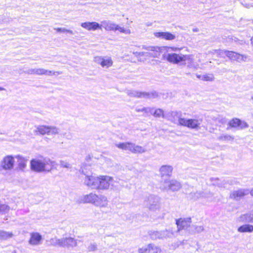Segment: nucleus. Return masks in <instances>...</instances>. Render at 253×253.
Instances as JSON below:
<instances>
[{
  "mask_svg": "<svg viewBox=\"0 0 253 253\" xmlns=\"http://www.w3.org/2000/svg\"><path fill=\"white\" fill-rule=\"evenodd\" d=\"M82 173L84 175V183L87 186L92 189L103 190L109 188L110 184L113 181L112 177L108 175H100L94 176L86 175L82 171Z\"/></svg>",
  "mask_w": 253,
  "mask_h": 253,
  "instance_id": "obj_1",
  "label": "nucleus"
},
{
  "mask_svg": "<svg viewBox=\"0 0 253 253\" xmlns=\"http://www.w3.org/2000/svg\"><path fill=\"white\" fill-rule=\"evenodd\" d=\"M31 168L36 172H49L55 165L54 161H51L49 158L35 159L31 161Z\"/></svg>",
  "mask_w": 253,
  "mask_h": 253,
  "instance_id": "obj_2",
  "label": "nucleus"
},
{
  "mask_svg": "<svg viewBox=\"0 0 253 253\" xmlns=\"http://www.w3.org/2000/svg\"><path fill=\"white\" fill-rule=\"evenodd\" d=\"M146 207L151 211H159L161 208V199L158 196L150 195L144 201Z\"/></svg>",
  "mask_w": 253,
  "mask_h": 253,
  "instance_id": "obj_3",
  "label": "nucleus"
},
{
  "mask_svg": "<svg viewBox=\"0 0 253 253\" xmlns=\"http://www.w3.org/2000/svg\"><path fill=\"white\" fill-rule=\"evenodd\" d=\"M181 187V184L175 179L166 178L160 182V188L163 190L177 191Z\"/></svg>",
  "mask_w": 253,
  "mask_h": 253,
  "instance_id": "obj_4",
  "label": "nucleus"
},
{
  "mask_svg": "<svg viewBox=\"0 0 253 253\" xmlns=\"http://www.w3.org/2000/svg\"><path fill=\"white\" fill-rule=\"evenodd\" d=\"M191 56L190 55L173 53L168 54L166 58L169 62L176 64L185 65L186 60H191Z\"/></svg>",
  "mask_w": 253,
  "mask_h": 253,
  "instance_id": "obj_5",
  "label": "nucleus"
},
{
  "mask_svg": "<svg viewBox=\"0 0 253 253\" xmlns=\"http://www.w3.org/2000/svg\"><path fill=\"white\" fill-rule=\"evenodd\" d=\"M202 122V119H179V125L186 126L189 128L198 130L200 129V126Z\"/></svg>",
  "mask_w": 253,
  "mask_h": 253,
  "instance_id": "obj_6",
  "label": "nucleus"
},
{
  "mask_svg": "<svg viewBox=\"0 0 253 253\" xmlns=\"http://www.w3.org/2000/svg\"><path fill=\"white\" fill-rule=\"evenodd\" d=\"M126 94L130 97L138 98H155L158 96V94L156 91L151 92L139 91L134 90H128Z\"/></svg>",
  "mask_w": 253,
  "mask_h": 253,
  "instance_id": "obj_7",
  "label": "nucleus"
},
{
  "mask_svg": "<svg viewBox=\"0 0 253 253\" xmlns=\"http://www.w3.org/2000/svg\"><path fill=\"white\" fill-rule=\"evenodd\" d=\"M36 132L42 135H54L59 133V128L55 126L40 125L36 126Z\"/></svg>",
  "mask_w": 253,
  "mask_h": 253,
  "instance_id": "obj_8",
  "label": "nucleus"
},
{
  "mask_svg": "<svg viewBox=\"0 0 253 253\" xmlns=\"http://www.w3.org/2000/svg\"><path fill=\"white\" fill-rule=\"evenodd\" d=\"M14 163V158L11 155H7L0 161V169L11 170L13 168Z\"/></svg>",
  "mask_w": 253,
  "mask_h": 253,
  "instance_id": "obj_9",
  "label": "nucleus"
},
{
  "mask_svg": "<svg viewBox=\"0 0 253 253\" xmlns=\"http://www.w3.org/2000/svg\"><path fill=\"white\" fill-rule=\"evenodd\" d=\"M94 61L102 68L106 69L111 67L113 64L112 58L109 56H96L94 58Z\"/></svg>",
  "mask_w": 253,
  "mask_h": 253,
  "instance_id": "obj_10",
  "label": "nucleus"
},
{
  "mask_svg": "<svg viewBox=\"0 0 253 253\" xmlns=\"http://www.w3.org/2000/svg\"><path fill=\"white\" fill-rule=\"evenodd\" d=\"M165 47H160L159 46H147L145 45L142 46V49H145L147 51L148 58H158L161 55L162 52L163 48Z\"/></svg>",
  "mask_w": 253,
  "mask_h": 253,
  "instance_id": "obj_11",
  "label": "nucleus"
},
{
  "mask_svg": "<svg viewBox=\"0 0 253 253\" xmlns=\"http://www.w3.org/2000/svg\"><path fill=\"white\" fill-rule=\"evenodd\" d=\"M212 196V193L210 191H203L202 190L192 192L189 194L190 199L195 201L200 198H211Z\"/></svg>",
  "mask_w": 253,
  "mask_h": 253,
  "instance_id": "obj_12",
  "label": "nucleus"
},
{
  "mask_svg": "<svg viewBox=\"0 0 253 253\" xmlns=\"http://www.w3.org/2000/svg\"><path fill=\"white\" fill-rule=\"evenodd\" d=\"M250 190L248 189H239L233 191L230 194V198L235 201H239L245 196L249 194Z\"/></svg>",
  "mask_w": 253,
  "mask_h": 253,
  "instance_id": "obj_13",
  "label": "nucleus"
},
{
  "mask_svg": "<svg viewBox=\"0 0 253 253\" xmlns=\"http://www.w3.org/2000/svg\"><path fill=\"white\" fill-rule=\"evenodd\" d=\"M172 235L173 232L167 230L161 231H153L150 233V236L153 240L169 238Z\"/></svg>",
  "mask_w": 253,
  "mask_h": 253,
  "instance_id": "obj_14",
  "label": "nucleus"
},
{
  "mask_svg": "<svg viewBox=\"0 0 253 253\" xmlns=\"http://www.w3.org/2000/svg\"><path fill=\"white\" fill-rule=\"evenodd\" d=\"M192 220L190 217L176 219V224L177 226V231L187 229L190 226Z\"/></svg>",
  "mask_w": 253,
  "mask_h": 253,
  "instance_id": "obj_15",
  "label": "nucleus"
},
{
  "mask_svg": "<svg viewBox=\"0 0 253 253\" xmlns=\"http://www.w3.org/2000/svg\"><path fill=\"white\" fill-rule=\"evenodd\" d=\"M77 246L76 239L71 237H65L61 238L60 247L64 248H74Z\"/></svg>",
  "mask_w": 253,
  "mask_h": 253,
  "instance_id": "obj_16",
  "label": "nucleus"
},
{
  "mask_svg": "<svg viewBox=\"0 0 253 253\" xmlns=\"http://www.w3.org/2000/svg\"><path fill=\"white\" fill-rule=\"evenodd\" d=\"M226 56L231 60L238 62L246 61L248 58L246 55L240 54L237 52L228 50L226 52Z\"/></svg>",
  "mask_w": 253,
  "mask_h": 253,
  "instance_id": "obj_17",
  "label": "nucleus"
},
{
  "mask_svg": "<svg viewBox=\"0 0 253 253\" xmlns=\"http://www.w3.org/2000/svg\"><path fill=\"white\" fill-rule=\"evenodd\" d=\"M42 240V236L40 233L38 232H32L30 233V237L28 243L31 246H38L41 244Z\"/></svg>",
  "mask_w": 253,
  "mask_h": 253,
  "instance_id": "obj_18",
  "label": "nucleus"
},
{
  "mask_svg": "<svg viewBox=\"0 0 253 253\" xmlns=\"http://www.w3.org/2000/svg\"><path fill=\"white\" fill-rule=\"evenodd\" d=\"M107 198L103 195H97L94 205L99 208H106L108 206Z\"/></svg>",
  "mask_w": 253,
  "mask_h": 253,
  "instance_id": "obj_19",
  "label": "nucleus"
},
{
  "mask_svg": "<svg viewBox=\"0 0 253 253\" xmlns=\"http://www.w3.org/2000/svg\"><path fill=\"white\" fill-rule=\"evenodd\" d=\"M97 194L91 192L88 194L83 195L80 198V201L83 203L91 204L94 205Z\"/></svg>",
  "mask_w": 253,
  "mask_h": 253,
  "instance_id": "obj_20",
  "label": "nucleus"
},
{
  "mask_svg": "<svg viewBox=\"0 0 253 253\" xmlns=\"http://www.w3.org/2000/svg\"><path fill=\"white\" fill-rule=\"evenodd\" d=\"M81 26L83 28L88 31H95L98 29L101 30V26L95 22H85L82 23Z\"/></svg>",
  "mask_w": 253,
  "mask_h": 253,
  "instance_id": "obj_21",
  "label": "nucleus"
},
{
  "mask_svg": "<svg viewBox=\"0 0 253 253\" xmlns=\"http://www.w3.org/2000/svg\"><path fill=\"white\" fill-rule=\"evenodd\" d=\"M172 170H173V168L171 166H169V165L162 166L160 169V172L161 177L163 178L162 180H164L165 179L164 178V177L165 176L170 177L171 175Z\"/></svg>",
  "mask_w": 253,
  "mask_h": 253,
  "instance_id": "obj_22",
  "label": "nucleus"
},
{
  "mask_svg": "<svg viewBox=\"0 0 253 253\" xmlns=\"http://www.w3.org/2000/svg\"><path fill=\"white\" fill-rule=\"evenodd\" d=\"M128 151L132 153H143L146 151V150L141 146L137 145L131 142L129 143L128 145Z\"/></svg>",
  "mask_w": 253,
  "mask_h": 253,
  "instance_id": "obj_23",
  "label": "nucleus"
},
{
  "mask_svg": "<svg viewBox=\"0 0 253 253\" xmlns=\"http://www.w3.org/2000/svg\"><path fill=\"white\" fill-rule=\"evenodd\" d=\"M181 116V114L177 111H171L166 116V119L179 125V119L182 118Z\"/></svg>",
  "mask_w": 253,
  "mask_h": 253,
  "instance_id": "obj_24",
  "label": "nucleus"
},
{
  "mask_svg": "<svg viewBox=\"0 0 253 253\" xmlns=\"http://www.w3.org/2000/svg\"><path fill=\"white\" fill-rule=\"evenodd\" d=\"M229 125L232 127H240V128H246L249 126L245 122H242L238 119H233L229 122Z\"/></svg>",
  "mask_w": 253,
  "mask_h": 253,
  "instance_id": "obj_25",
  "label": "nucleus"
},
{
  "mask_svg": "<svg viewBox=\"0 0 253 253\" xmlns=\"http://www.w3.org/2000/svg\"><path fill=\"white\" fill-rule=\"evenodd\" d=\"M154 35L157 38L169 41L173 40L176 38L174 35L169 32H156Z\"/></svg>",
  "mask_w": 253,
  "mask_h": 253,
  "instance_id": "obj_26",
  "label": "nucleus"
},
{
  "mask_svg": "<svg viewBox=\"0 0 253 253\" xmlns=\"http://www.w3.org/2000/svg\"><path fill=\"white\" fill-rule=\"evenodd\" d=\"M116 24L110 21L104 20L101 22V29L102 27L106 31H115Z\"/></svg>",
  "mask_w": 253,
  "mask_h": 253,
  "instance_id": "obj_27",
  "label": "nucleus"
},
{
  "mask_svg": "<svg viewBox=\"0 0 253 253\" xmlns=\"http://www.w3.org/2000/svg\"><path fill=\"white\" fill-rule=\"evenodd\" d=\"M17 159L18 166L20 169L23 170L26 167L27 160L20 156H16Z\"/></svg>",
  "mask_w": 253,
  "mask_h": 253,
  "instance_id": "obj_28",
  "label": "nucleus"
},
{
  "mask_svg": "<svg viewBox=\"0 0 253 253\" xmlns=\"http://www.w3.org/2000/svg\"><path fill=\"white\" fill-rule=\"evenodd\" d=\"M43 68H31L25 71L26 74L28 75H36L39 76L43 75Z\"/></svg>",
  "mask_w": 253,
  "mask_h": 253,
  "instance_id": "obj_29",
  "label": "nucleus"
},
{
  "mask_svg": "<svg viewBox=\"0 0 253 253\" xmlns=\"http://www.w3.org/2000/svg\"><path fill=\"white\" fill-rule=\"evenodd\" d=\"M238 231L242 232H252L253 231V225L244 224L238 228Z\"/></svg>",
  "mask_w": 253,
  "mask_h": 253,
  "instance_id": "obj_30",
  "label": "nucleus"
},
{
  "mask_svg": "<svg viewBox=\"0 0 253 253\" xmlns=\"http://www.w3.org/2000/svg\"><path fill=\"white\" fill-rule=\"evenodd\" d=\"M13 236V234L11 232H6L4 230H0V239L6 240Z\"/></svg>",
  "mask_w": 253,
  "mask_h": 253,
  "instance_id": "obj_31",
  "label": "nucleus"
},
{
  "mask_svg": "<svg viewBox=\"0 0 253 253\" xmlns=\"http://www.w3.org/2000/svg\"><path fill=\"white\" fill-rule=\"evenodd\" d=\"M151 114L156 118L162 117L163 118H166L164 111L161 109H157L154 111V108H153V113Z\"/></svg>",
  "mask_w": 253,
  "mask_h": 253,
  "instance_id": "obj_32",
  "label": "nucleus"
},
{
  "mask_svg": "<svg viewBox=\"0 0 253 253\" xmlns=\"http://www.w3.org/2000/svg\"><path fill=\"white\" fill-rule=\"evenodd\" d=\"M49 242L51 246L60 247L61 238L58 239L56 237L52 238L49 240Z\"/></svg>",
  "mask_w": 253,
  "mask_h": 253,
  "instance_id": "obj_33",
  "label": "nucleus"
},
{
  "mask_svg": "<svg viewBox=\"0 0 253 253\" xmlns=\"http://www.w3.org/2000/svg\"><path fill=\"white\" fill-rule=\"evenodd\" d=\"M218 139L222 141H233L234 140V137L228 134L221 135L218 137Z\"/></svg>",
  "mask_w": 253,
  "mask_h": 253,
  "instance_id": "obj_34",
  "label": "nucleus"
},
{
  "mask_svg": "<svg viewBox=\"0 0 253 253\" xmlns=\"http://www.w3.org/2000/svg\"><path fill=\"white\" fill-rule=\"evenodd\" d=\"M249 212L243 214L239 217V221L243 222H251Z\"/></svg>",
  "mask_w": 253,
  "mask_h": 253,
  "instance_id": "obj_35",
  "label": "nucleus"
},
{
  "mask_svg": "<svg viewBox=\"0 0 253 253\" xmlns=\"http://www.w3.org/2000/svg\"><path fill=\"white\" fill-rule=\"evenodd\" d=\"M150 253L153 252V253H161V248L153 244H149Z\"/></svg>",
  "mask_w": 253,
  "mask_h": 253,
  "instance_id": "obj_36",
  "label": "nucleus"
},
{
  "mask_svg": "<svg viewBox=\"0 0 253 253\" xmlns=\"http://www.w3.org/2000/svg\"><path fill=\"white\" fill-rule=\"evenodd\" d=\"M136 111L137 112H144L146 114H152L153 113V108L149 107H143L142 108H136Z\"/></svg>",
  "mask_w": 253,
  "mask_h": 253,
  "instance_id": "obj_37",
  "label": "nucleus"
},
{
  "mask_svg": "<svg viewBox=\"0 0 253 253\" xmlns=\"http://www.w3.org/2000/svg\"><path fill=\"white\" fill-rule=\"evenodd\" d=\"M118 30L121 33L125 34H130L131 32L130 30L128 29H125L123 27H121L119 25L116 24L115 27V31Z\"/></svg>",
  "mask_w": 253,
  "mask_h": 253,
  "instance_id": "obj_38",
  "label": "nucleus"
},
{
  "mask_svg": "<svg viewBox=\"0 0 253 253\" xmlns=\"http://www.w3.org/2000/svg\"><path fill=\"white\" fill-rule=\"evenodd\" d=\"M129 142L120 143L116 144L115 145L117 148L119 149L126 151L128 149V145H129Z\"/></svg>",
  "mask_w": 253,
  "mask_h": 253,
  "instance_id": "obj_39",
  "label": "nucleus"
},
{
  "mask_svg": "<svg viewBox=\"0 0 253 253\" xmlns=\"http://www.w3.org/2000/svg\"><path fill=\"white\" fill-rule=\"evenodd\" d=\"M213 120L216 122L221 124H224L226 123L227 120L225 118L221 116H218L213 119Z\"/></svg>",
  "mask_w": 253,
  "mask_h": 253,
  "instance_id": "obj_40",
  "label": "nucleus"
},
{
  "mask_svg": "<svg viewBox=\"0 0 253 253\" xmlns=\"http://www.w3.org/2000/svg\"><path fill=\"white\" fill-rule=\"evenodd\" d=\"M213 74H207L202 76V80L205 81H212L214 80Z\"/></svg>",
  "mask_w": 253,
  "mask_h": 253,
  "instance_id": "obj_41",
  "label": "nucleus"
},
{
  "mask_svg": "<svg viewBox=\"0 0 253 253\" xmlns=\"http://www.w3.org/2000/svg\"><path fill=\"white\" fill-rule=\"evenodd\" d=\"M56 74H57V75H59V74H61V72H58V71L54 72V71H52L47 70H46L44 69H43V75H45L51 76V75H56Z\"/></svg>",
  "mask_w": 253,
  "mask_h": 253,
  "instance_id": "obj_42",
  "label": "nucleus"
},
{
  "mask_svg": "<svg viewBox=\"0 0 253 253\" xmlns=\"http://www.w3.org/2000/svg\"><path fill=\"white\" fill-rule=\"evenodd\" d=\"M10 208L6 205L0 204V212L5 213L9 211Z\"/></svg>",
  "mask_w": 253,
  "mask_h": 253,
  "instance_id": "obj_43",
  "label": "nucleus"
},
{
  "mask_svg": "<svg viewBox=\"0 0 253 253\" xmlns=\"http://www.w3.org/2000/svg\"><path fill=\"white\" fill-rule=\"evenodd\" d=\"M89 252H95L97 250V245L96 243H93L89 245L87 247Z\"/></svg>",
  "mask_w": 253,
  "mask_h": 253,
  "instance_id": "obj_44",
  "label": "nucleus"
},
{
  "mask_svg": "<svg viewBox=\"0 0 253 253\" xmlns=\"http://www.w3.org/2000/svg\"><path fill=\"white\" fill-rule=\"evenodd\" d=\"M139 253H150V248H149V244H148L146 247H142L138 249Z\"/></svg>",
  "mask_w": 253,
  "mask_h": 253,
  "instance_id": "obj_45",
  "label": "nucleus"
},
{
  "mask_svg": "<svg viewBox=\"0 0 253 253\" xmlns=\"http://www.w3.org/2000/svg\"><path fill=\"white\" fill-rule=\"evenodd\" d=\"M227 50H215L214 52L216 53L219 56L221 57H224V55L226 56V52Z\"/></svg>",
  "mask_w": 253,
  "mask_h": 253,
  "instance_id": "obj_46",
  "label": "nucleus"
},
{
  "mask_svg": "<svg viewBox=\"0 0 253 253\" xmlns=\"http://www.w3.org/2000/svg\"><path fill=\"white\" fill-rule=\"evenodd\" d=\"M60 165L61 167L65 168H70L71 165L66 161H60Z\"/></svg>",
  "mask_w": 253,
  "mask_h": 253,
  "instance_id": "obj_47",
  "label": "nucleus"
},
{
  "mask_svg": "<svg viewBox=\"0 0 253 253\" xmlns=\"http://www.w3.org/2000/svg\"><path fill=\"white\" fill-rule=\"evenodd\" d=\"M147 52H136L133 53V54L137 57H140L141 56H144L148 58V55H147Z\"/></svg>",
  "mask_w": 253,
  "mask_h": 253,
  "instance_id": "obj_48",
  "label": "nucleus"
},
{
  "mask_svg": "<svg viewBox=\"0 0 253 253\" xmlns=\"http://www.w3.org/2000/svg\"><path fill=\"white\" fill-rule=\"evenodd\" d=\"M195 229L197 233H200L204 231V228L203 226H197L195 227Z\"/></svg>",
  "mask_w": 253,
  "mask_h": 253,
  "instance_id": "obj_49",
  "label": "nucleus"
},
{
  "mask_svg": "<svg viewBox=\"0 0 253 253\" xmlns=\"http://www.w3.org/2000/svg\"><path fill=\"white\" fill-rule=\"evenodd\" d=\"M54 30H56L58 32L64 33L66 31V29L65 28H54Z\"/></svg>",
  "mask_w": 253,
  "mask_h": 253,
  "instance_id": "obj_50",
  "label": "nucleus"
},
{
  "mask_svg": "<svg viewBox=\"0 0 253 253\" xmlns=\"http://www.w3.org/2000/svg\"><path fill=\"white\" fill-rule=\"evenodd\" d=\"M181 48L174 47H168V51H177V50H180Z\"/></svg>",
  "mask_w": 253,
  "mask_h": 253,
  "instance_id": "obj_51",
  "label": "nucleus"
},
{
  "mask_svg": "<svg viewBox=\"0 0 253 253\" xmlns=\"http://www.w3.org/2000/svg\"><path fill=\"white\" fill-rule=\"evenodd\" d=\"M249 215L250 217V219L251 220V222H253V211H252L249 212Z\"/></svg>",
  "mask_w": 253,
  "mask_h": 253,
  "instance_id": "obj_52",
  "label": "nucleus"
},
{
  "mask_svg": "<svg viewBox=\"0 0 253 253\" xmlns=\"http://www.w3.org/2000/svg\"><path fill=\"white\" fill-rule=\"evenodd\" d=\"M66 32L68 33H69V34H70L71 35H73L74 34L73 31H72L71 30H69V29H66Z\"/></svg>",
  "mask_w": 253,
  "mask_h": 253,
  "instance_id": "obj_53",
  "label": "nucleus"
},
{
  "mask_svg": "<svg viewBox=\"0 0 253 253\" xmlns=\"http://www.w3.org/2000/svg\"><path fill=\"white\" fill-rule=\"evenodd\" d=\"M249 193H250L251 195L253 196V188L250 190Z\"/></svg>",
  "mask_w": 253,
  "mask_h": 253,
  "instance_id": "obj_54",
  "label": "nucleus"
},
{
  "mask_svg": "<svg viewBox=\"0 0 253 253\" xmlns=\"http://www.w3.org/2000/svg\"><path fill=\"white\" fill-rule=\"evenodd\" d=\"M202 75H197V77L199 79H202Z\"/></svg>",
  "mask_w": 253,
  "mask_h": 253,
  "instance_id": "obj_55",
  "label": "nucleus"
},
{
  "mask_svg": "<svg viewBox=\"0 0 253 253\" xmlns=\"http://www.w3.org/2000/svg\"><path fill=\"white\" fill-rule=\"evenodd\" d=\"M4 90H5V88L0 86V91Z\"/></svg>",
  "mask_w": 253,
  "mask_h": 253,
  "instance_id": "obj_56",
  "label": "nucleus"
},
{
  "mask_svg": "<svg viewBox=\"0 0 253 253\" xmlns=\"http://www.w3.org/2000/svg\"><path fill=\"white\" fill-rule=\"evenodd\" d=\"M251 42H252V44H253V37L252 38V39H251Z\"/></svg>",
  "mask_w": 253,
  "mask_h": 253,
  "instance_id": "obj_57",
  "label": "nucleus"
},
{
  "mask_svg": "<svg viewBox=\"0 0 253 253\" xmlns=\"http://www.w3.org/2000/svg\"><path fill=\"white\" fill-rule=\"evenodd\" d=\"M193 31H194V32H197L198 30L195 29H193Z\"/></svg>",
  "mask_w": 253,
  "mask_h": 253,
  "instance_id": "obj_58",
  "label": "nucleus"
},
{
  "mask_svg": "<svg viewBox=\"0 0 253 253\" xmlns=\"http://www.w3.org/2000/svg\"><path fill=\"white\" fill-rule=\"evenodd\" d=\"M251 100H253V95L251 96Z\"/></svg>",
  "mask_w": 253,
  "mask_h": 253,
  "instance_id": "obj_59",
  "label": "nucleus"
}]
</instances>
